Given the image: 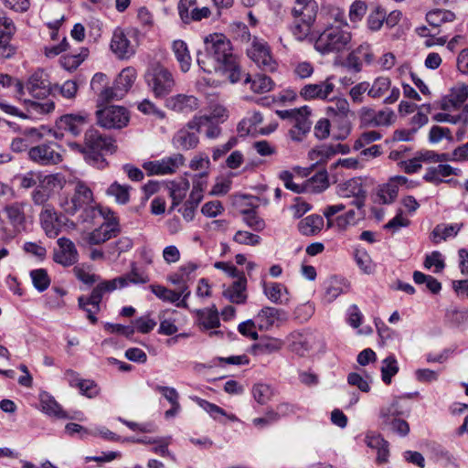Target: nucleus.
<instances>
[{
  "label": "nucleus",
  "instance_id": "obj_1",
  "mask_svg": "<svg viewBox=\"0 0 468 468\" xmlns=\"http://www.w3.org/2000/svg\"><path fill=\"white\" fill-rule=\"evenodd\" d=\"M204 43L207 60H211L213 66H207L205 60L197 57L199 67L207 73L214 70L226 75L231 83L240 80V68L237 57L232 52L230 41L224 35L215 33L207 36Z\"/></svg>",
  "mask_w": 468,
  "mask_h": 468
},
{
  "label": "nucleus",
  "instance_id": "obj_2",
  "mask_svg": "<svg viewBox=\"0 0 468 468\" xmlns=\"http://www.w3.org/2000/svg\"><path fill=\"white\" fill-rule=\"evenodd\" d=\"M114 143L111 136L102 134L94 127H90L85 132L82 144L71 143L69 147L80 153L89 165L103 169L107 165L104 154H112L115 151Z\"/></svg>",
  "mask_w": 468,
  "mask_h": 468
},
{
  "label": "nucleus",
  "instance_id": "obj_3",
  "mask_svg": "<svg viewBox=\"0 0 468 468\" xmlns=\"http://www.w3.org/2000/svg\"><path fill=\"white\" fill-rule=\"evenodd\" d=\"M352 33L340 25H330L318 36L314 48L322 55L341 53L349 48Z\"/></svg>",
  "mask_w": 468,
  "mask_h": 468
},
{
  "label": "nucleus",
  "instance_id": "obj_4",
  "mask_svg": "<svg viewBox=\"0 0 468 468\" xmlns=\"http://www.w3.org/2000/svg\"><path fill=\"white\" fill-rule=\"evenodd\" d=\"M276 113L281 119L287 120L292 124L289 136L292 141L302 142L310 133L313 122L310 120L311 111L307 106L279 110Z\"/></svg>",
  "mask_w": 468,
  "mask_h": 468
},
{
  "label": "nucleus",
  "instance_id": "obj_5",
  "mask_svg": "<svg viewBox=\"0 0 468 468\" xmlns=\"http://www.w3.org/2000/svg\"><path fill=\"white\" fill-rule=\"evenodd\" d=\"M118 288L115 279L104 281L95 286L89 297L81 295L78 298L79 306L87 313L89 321L95 324L98 321L95 314L100 311V303L105 293L113 292Z\"/></svg>",
  "mask_w": 468,
  "mask_h": 468
},
{
  "label": "nucleus",
  "instance_id": "obj_6",
  "mask_svg": "<svg viewBox=\"0 0 468 468\" xmlns=\"http://www.w3.org/2000/svg\"><path fill=\"white\" fill-rule=\"evenodd\" d=\"M144 79L155 98L165 97L175 86L171 72L161 65L151 66L145 72Z\"/></svg>",
  "mask_w": 468,
  "mask_h": 468
},
{
  "label": "nucleus",
  "instance_id": "obj_7",
  "mask_svg": "<svg viewBox=\"0 0 468 468\" xmlns=\"http://www.w3.org/2000/svg\"><path fill=\"white\" fill-rule=\"evenodd\" d=\"M292 14L296 20L292 27V33L299 40H304L310 34L317 14V4L309 2L305 5L293 7Z\"/></svg>",
  "mask_w": 468,
  "mask_h": 468
},
{
  "label": "nucleus",
  "instance_id": "obj_8",
  "mask_svg": "<svg viewBox=\"0 0 468 468\" xmlns=\"http://www.w3.org/2000/svg\"><path fill=\"white\" fill-rule=\"evenodd\" d=\"M135 79L136 71L133 68L128 67L123 69L112 87H107L101 90L99 95L100 101L101 102H110L122 99L133 86Z\"/></svg>",
  "mask_w": 468,
  "mask_h": 468
},
{
  "label": "nucleus",
  "instance_id": "obj_9",
  "mask_svg": "<svg viewBox=\"0 0 468 468\" xmlns=\"http://www.w3.org/2000/svg\"><path fill=\"white\" fill-rule=\"evenodd\" d=\"M93 203V194L91 189L82 181L74 183L72 196L65 197L59 203L65 213L73 216L80 211L86 205Z\"/></svg>",
  "mask_w": 468,
  "mask_h": 468
},
{
  "label": "nucleus",
  "instance_id": "obj_10",
  "mask_svg": "<svg viewBox=\"0 0 468 468\" xmlns=\"http://www.w3.org/2000/svg\"><path fill=\"white\" fill-rule=\"evenodd\" d=\"M97 123L105 129H122L127 126L130 115L122 106H106L96 111Z\"/></svg>",
  "mask_w": 468,
  "mask_h": 468
},
{
  "label": "nucleus",
  "instance_id": "obj_11",
  "mask_svg": "<svg viewBox=\"0 0 468 468\" xmlns=\"http://www.w3.org/2000/svg\"><path fill=\"white\" fill-rule=\"evenodd\" d=\"M27 155L29 160L40 165H53L62 161L58 145L53 142L32 146Z\"/></svg>",
  "mask_w": 468,
  "mask_h": 468
},
{
  "label": "nucleus",
  "instance_id": "obj_12",
  "mask_svg": "<svg viewBox=\"0 0 468 468\" xmlns=\"http://www.w3.org/2000/svg\"><path fill=\"white\" fill-rule=\"evenodd\" d=\"M375 61V55L372 47L367 42L360 44L353 49L346 57L344 66L354 73H359L363 66H369Z\"/></svg>",
  "mask_w": 468,
  "mask_h": 468
},
{
  "label": "nucleus",
  "instance_id": "obj_13",
  "mask_svg": "<svg viewBox=\"0 0 468 468\" xmlns=\"http://www.w3.org/2000/svg\"><path fill=\"white\" fill-rule=\"evenodd\" d=\"M121 232V228L116 218L104 221L99 228L87 232L82 236L86 244L93 246L102 244L112 238H115Z\"/></svg>",
  "mask_w": 468,
  "mask_h": 468
},
{
  "label": "nucleus",
  "instance_id": "obj_14",
  "mask_svg": "<svg viewBox=\"0 0 468 468\" xmlns=\"http://www.w3.org/2000/svg\"><path fill=\"white\" fill-rule=\"evenodd\" d=\"M388 90H390L389 95L383 101L385 104L396 102L400 96V90L398 87H391V80L388 77L380 76L376 78L372 83L368 82V97L372 99H379Z\"/></svg>",
  "mask_w": 468,
  "mask_h": 468
},
{
  "label": "nucleus",
  "instance_id": "obj_15",
  "mask_svg": "<svg viewBox=\"0 0 468 468\" xmlns=\"http://www.w3.org/2000/svg\"><path fill=\"white\" fill-rule=\"evenodd\" d=\"M185 157L181 154H175L169 157L156 161H149L144 164V168L149 176L171 175L184 165Z\"/></svg>",
  "mask_w": 468,
  "mask_h": 468
},
{
  "label": "nucleus",
  "instance_id": "obj_16",
  "mask_svg": "<svg viewBox=\"0 0 468 468\" xmlns=\"http://www.w3.org/2000/svg\"><path fill=\"white\" fill-rule=\"evenodd\" d=\"M58 248L53 250V261L63 266H73L79 261V252L72 240L61 237L57 240Z\"/></svg>",
  "mask_w": 468,
  "mask_h": 468
},
{
  "label": "nucleus",
  "instance_id": "obj_17",
  "mask_svg": "<svg viewBox=\"0 0 468 468\" xmlns=\"http://www.w3.org/2000/svg\"><path fill=\"white\" fill-rule=\"evenodd\" d=\"M401 186H405L407 188H413L416 184L403 176H396L391 177L386 184L379 186L378 189V202L382 204L392 203L399 192V188Z\"/></svg>",
  "mask_w": 468,
  "mask_h": 468
},
{
  "label": "nucleus",
  "instance_id": "obj_18",
  "mask_svg": "<svg viewBox=\"0 0 468 468\" xmlns=\"http://www.w3.org/2000/svg\"><path fill=\"white\" fill-rule=\"evenodd\" d=\"M177 10L180 19L186 25L192 22H199L211 16L209 7H198L197 0H179Z\"/></svg>",
  "mask_w": 468,
  "mask_h": 468
},
{
  "label": "nucleus",
  "instance_id": "obj_19",
  "mask_svg": "<svg viewBox=\"0 0 468 468\" xmlns=\"http://www.w3.org/2000/svg\"><path fill=\"white\" fill-rule=\"evenodd\" d=\"M338 194L343 197H354L351 204L360 209L365 205L367 192L363 186L361 178H351L339 185Z\"/></svg>",
  "mask_w": 468,
  "mask_h": 468
},
{
  "label": "nucleus",
  "instance_id": "obj_20",
  "mask_svg": "<svg viewBox=\"0 0 468 468\" xmlns=\"http://www.w3.org/2000/svg\"><path fill=\"white\" fill-rule=\"evenodd\" d=\"M25 90L35 99H45L51 91L50 81L47 73L38 69L28 79Z\"/></svg>",
  "mask_w": 468,
  "mask_h": 468
},
{
  "label": "nucleus",
  "instance_id": "obj_21",
  "mask_svg": "<svg viewBox=\"0 0 468 468\" xmlns=\"http://www.w3.org/2000/svg\"><path fill=\"white\" fill-rule=\"evenodd\" d=\"M43 137L39 129L34 127H25L20 133L15 137L10 144L11 150L15 153L29 151L31 145L39 142Z\"/></svg>",
  "mask_w": 468,
  "mask_h": 468
},
{
  "label": "nucleus",
  "instance_id": "obj_22",
  "mask_svg": "<svg viewBox=\"0 0 468 468\" xmlns=\"http://www.w3.org/2000/svg\"><path fill=\"white\" fill-rule=\"evenodd\" d=\"M248 56L259 66L265 69L274 70L275 62L265 42L254 38L251 47L247 50Z\"/></svg>",
  "mask_w": 468,
  "mask_h": 468
},
{
  "label": "nucleus",
  "instance_id": "obj_23",
  "mask_svg": "<svg viewBox=\"0 0 468 468\" xmlns=\"http://www.w3.org/2000/svg\"><path fill=\"white\" fill-rule=\"evenodd\" d=\"M287 318L284 310L266 306L258 313L256 320L261 330H269L272 326H279L280 324L287 321Z\"/></svg>",
  "mask_w": 468,
  "mask_h": 468
},
{
  "label": "nucleus",
  "instance_id": "obj_24",
  "mask_svg": "<svg viewBox=\"0 0 468 468\" xmlns=\"http://www.w3.org/2000/svg\"><path fill=\"white\" fill-rule=\"evenodd\" d=\"M165 107L175 112L186 115L198 109L199 101L193 95L177 94L166 99Z\"/></svg>",
  "mask_w": 468,
  "mask_h": 468
},
{
  "label": "nucleus",
  "instance_id": "obj_25",
  "mask_svg": "<svg viewBox=\"0 0 468 468\" xmlns=\"http://www.w3.org/2000/svg\"><path fill=\"white\" fill-rule=\"evenodd\" d=\"M89 122L87 113L65 114L57 121V127L60 131L78 136L82 132L84 126Z\"/></svg>",
  "mask_w": 468,
  "mask_h": 468
},
{
  "label": "nucleus",
  "instance_id": "obj_26",
  "mask_svg": "<svg viewBox=\"0 0 468 468\" xmlns=\"http://www.w3.org/2000/svg\"><path fill=\"white\" fill-rule=\"evenodd\" d=\"M331 80L332 78H327L319 83L304 85L300 95L305 100H326L335 90V84Z\"/></svg>",
  "mask_w": 468,
  "mask_h": 468
},
{
  "label": "nucleus",
  "instance_id": "obj_27",
  "mask_svg": "<svg viewBox=\"0 0 468 468\" xmlns=\"http://www.w3.org/2000/svg\"><path fill=\"white\" fill-rule=\"evenodd\" d=\"M3 213L5 215L9 223L12 225L15 232L14 234L6 235L5 239H11L15 237L16 233L20 232L21 229H24V224L26 221L24 204L15 202L6 205L3 209Z\"/></svg>",
  "mask_w": 468,
  "mask_h": 468
},
{
  "label": "nucleus",
  "instance_id": "obj_28",
  "mask_svg": "<svg viewBox=\"0 0 468 468\" xmlns=\"http://www.w3.org/2000/svg\"><path fill=\"white\" fill-rule=\"evenodd\" d=\"M112 52L120 58H129L135 53L134 46L132 45L122 30L116 29L111 41Z\"/></svg>",
  "mask_w": 468,
  "mask_h": 468
},
{
  "label": "nucleus",
  "instance_id": "obj_29",
  "mask_svg": "<svg viewBox=\"0 0 468 468\" xmlns=\"http://www.w3.org/2000/svg\"><path fill=\"white\" fill-rule=\"evenodd\" d=\"M366 443L370 449L376 451V462L378 464H384L388 462V442L380 434L374 432L367 433L366 436Z\"/></svg>",
  "mask_w": 468,
  "mask_h": 468
},
{
  "label": "nucleus",
  "instance_id": "obj_30",
  "mask_svg": "<svg viewBox=\"0 0 468 468\" xmlns=\"http://www.w3.org/2000/svg\"><path fill=\"white\" fill-rule=\"evenodd\" d=\"M5 29L0 30V58H10L16 53V47L10 42L16 28L13 21L5 20Z\"/></svg>",
  "mask_w": 468,
  "mask_h": 468
},
{
  "label": "nucleus",
  "instance_id": "obj_31",
  "mask_svg": "<svg viewBox=\"0 0 468 468\" xmlns=\"http://www.w3.org/2000/svg\"><path fill=\"white\" fill-rule=\"evenodd\" d=\"M41 227L48 238H55L59 233L58 217L50 206H46L39 215Z\"/></svg>",
  "mask_w": 468,
  "mask_h": 468
},
{
  "label": "nucleus",
  "instance_id": "obj_32",
  "mask_svg": "<svg viewBox=\"0 0 468 468\" xmlns=\"http://www.w3.org/2000/svg\"><path fill=\"white\" fill-rule=\"evenodd\" d=\"M186 126L197 132H200L203 127H206V136L209 139L217 138L221 132L219 126L213 122V117L207 115L195 116L187 122Z\"/></svg>",
  "mask_w": 468,
  "mask_h": 468
},
{
  "label": "nucleus",
  "instance_id": "obj_33",
  "mask_svg": "<svg viewBox=\"0 0 468 468\" xmlns=\"http://www.w3.org/2000/svg\"><path fill=\"white\" fill-rule=\"evenodd\" d=\"M283 341L275 337H261L251 347L254 356H268L279 352L283 346Z\"/></svg>",
  "mask_w": 468,
  "mask_h": 468
},
{
  "label": "nucleus",
  "instance_id": "obj_34",
  "mask_svg": "<svg viewBox=\"0 0 468 468\" xmlns=\"http://www.w3.org/2000/svg\"><path fill=\"white\" fill-rule=\"evenodd\" d=\"M247 280L245 277H239L233 283L223 292V295L231 303L240 304L244 303L247 299L245 292Z\"/></svg>",
  "mask_w": 468,
  "mask_h": 468
},
{
  "label": "nucleus",
  "instance_id": "obj_35",
  "mask_svg": "<svg viewBox=\"0 0 468 468\" xmlns=\"http://www.w3.org/2000/svg\"><path fill=\"white\" fill-rule=\"evenodd\" d=\"M263 292L271 302L276 304H287L289 302L288 290L282 283L263 282Z\"/></svg>",
  "mask_w": 468,
  "mask_h": 468
},
{
  "label": "nucleus",
  "instance_id": "obj_36",
  "mask_svg": "<svg viewBox=\"0 0 468 468\" xmlns=\"http://www.w3.org/2000/svg\"><path fill=\"white\" fill-rule=\"evenodd\" d=\"M150 281L148 274L140 271L134 262L131 264V271L123 276L115 278V282L119 288H123L129 283L133 284H144Z\"/></svg>",
  "mask_w": 468,
  "mask_h": 468
},
{
  "label": "nucleus",
  "instance_id": "obj_37",
  "mask_svg": "<svg viewBox=\"0 0 468 468\" xmlns=\"http://www.w3.org/2000/svg\"><path fill=\"white\" fill-rule=\"evenodd\" d=\"M324 227V218L320 215H309L298 223V230L304 236H314L318 234Z\"/></svg>",
  "mask_w": 468,
  "mask_h": 468
},
{
  "label": "nucleus",
  "instance_id": "obj_38",
  "mask_svg": "<svg viewBox=\"0 0 468 468\" xmlns=\"http://www.w3.org/2000/svg\"><path fill=\"white\" fill-rule=\"evenodd\" d=\"M326 113L330 118V121L353 115L349 102L345 98H336L335 100H333L331 104L326 108Z\"/></svg>",
  "mask_w": 468,
  "mask_h": 468
},
{
  "label": "nucleus",
  "instance_id": "obj_39",
  "mask_svg": "<svg viewBox=\"0 0 468 468\" xmlns=\"http://www.w3.org/2000/svg\"><path fill=\"white\" fill-rule=\"evenodd\" d=\"M172 49L183 72H187L191 67V56L186 43L177 39L173 42Z\"/></svg>",
  "mask_w": 468,
  "mask_h": 468
},
{
  "label": "nucleus",
  "instance_id": "obj_40",
  "mask_svg": "<svg viewBox=\"0 0 468 468\" xmlns=\"http://www.w3.org/2000/svg\"><path fill=\"white\" fill-rule=\"evenodd\" d=\"M173 144L177 149L189 150L195 148L198 144V137L196 133L187 129L179 130L173 138Z\"/></svg>",
  "mask_w": 468,
  "mask_h": 468
},
{
  "label": "nucleus",
  "instance_id": "obj_41",
  "mask_svg": "<svg viewBox=\"0 0 468 468\" xmlns=\"http://www.w3.org/2000/svg\"><path fill=\"white\" fill-rule=\"evenodd\" d=\"M329 186L328 175L325 170L317 172L303 185V191L320 193Z\"/></svg>",
  "mask_w": 468,
  "mask_h": 468
},
{
  "label": "nucleus",
  "instance_id": "obj_42",
  "mask_svg": "<svg viewBox=\"0 0 468 468\" xmlns=\"http://www.w3.org/2000/svg\"><path fill=\"white\" fill-rule=\"evenodd\" d=\"M463 224H439L431 232V240L434 243H439L441 240H445L447 238L455 237L463 228Z\"/></svg>",
  "mask_w": 468,
  "mask_h": 468
},
{
  "label": "nucleus",
  "instance_id": "obj_43",
  "mask_svg": "<svg viewBox=\"0 0 468 468\" xmlns=\"http://www.w3.org/2000/svg\"><path fill=\"white\" fill-rule=\"evenodd\" d=\"M39 399L41 409L46 414L55 416L57 418H67V415L62 410L60 405L48 392L41 393L39 395Z\"/></svg>",
  "mask_w": 468,
  "mask_h": 468
},
{
  "label": "nucleus",
  "instance_id": "obj_44",
  "mask_svg": "<svg viewBox=\"0 0 468 468\" xmlns=\"http://www.w3.org/2000/svg\"><path fill=\"white\" fill-rule=\"evenodd\" d=\"M245 83L250 84V90L256 93L268 92L272 89L273 81L263 74H256L253 77L247 74Z\"/></svg>",
  "mask_w": 468,
  "mask_h": 468
},
{
  "label": "nucleus",
  "instance_id": "obj_45",
  "mask_svg": "<svg viewBox=\"0 0 468 468\" xmlns=\"http://www.w3.org/2000/svg\"><path fill=\"white\" fill-rule=\"evenodd\" d=\"M253 399L260 405H266L274 396V388L266 383H256L251 388Z\"/></svg>",
  "mask_w": 468,
  "mask_h": 468
},
{
  "label": "nucleus",
  "instance_id": "obj_46",
  "mask_svg": "<svg viewBox=\"0 0 468 468\" xmlns=\"http://www.w3.org/2000/svg\"><path fill=\"white\" fill-rule=\"evenodd\" d=\"M455 19V14L450 10L434 9L427 13L426 20L430 26L438 27L446 22H452Z\"/></svg>",
  "mask_w": 468,
  "mask_h": 468
},
{
  "label": "nucleus",
  "instance_id": "obj_47",
  "mask_svg": "<svg viewBox=\"0 0 468 468\" xmlns=\"http://www.w3.org/2000/svg\"><path fill=\"white\" fill-rule=\"evenodd\" d=\"M399 369V364L395 356L390 355L387 356L382 361V366L380 368L382 381L385 384L389 385L391 383L392 378L398 374Z\"/></svg>",
  "mask_w": 468,
  "mask_h": 468
},
{
  "label": "nucleus",
  "instance_id": "obj_48",
  "mask_svg": "<svg viewBox=\"0 0 468 468\" xmlns=\"http://www.w3.org/2000/svg\"><path fill=\"white\" fill-rule=\"evenodd\" d=\"M130 186L121 185L115 181L110 185L106 193L108 196L113 197L117 203L124 205L130 200Z\"/></svg>",
  "mask_w": 468,
  "mask_h": 468
},
{
  "label": "nucleus",
  "instance_id": "obj_49",
  "mask_svg": "<svg viewBox=\"0 0 468 468\" xmlns=\"http://www.w3.org/2000/svg\"><path fill=\"white\" fill-rule=\"evenodd\" d=\"M89 50L86 48H81L80 52L77 54H67L60 58L61 66L70 71L76 69L88 57Z\"/></svg>",
  "mask_w": 468,
  "mask_h": 468
},
{
  "label": "nucleus",
  "instance_id": "obj_50",
  "mask_svg": "<svg viewBox=\"0 0 468 468\" xmlns=\"http://www.w3.org/2000/svg\"><path fill=\"white\" fill-rule=\"evenodd\" d=\"M413 281L417 284H425L426 288L433 294L439 293L441 290V284L436 278L419 271L413 272Z\"/></svg>",
  "mask_w": 468,
  "mask_h": 468
},
{
  "label": "nucleus",
  "instance_id": "obj_51",
  "mask_svg": "<svg viewBox=\"0 0 468 468\" xmlns=\"http://www.w3.org/2000/svg\"><path fill=\"white\" fill-rule=\"evenodd\" d=\"M199 324L205 329H212L219 326L218 312L216 308L214 309H204L198 311Z\"/></svg>",
  "mask_w": 468,
  "mask_h": 468
},
{
  "label": "nucleus",
  "instance_id": "obj_52",
  "mask_svg": "<svg viewBox=\"0 0 468 468\" xmlns=\"http://www.w3.org/2000/svg\"><path fill=\"white\" fill-rule=\"evenodd\" d=\"M202 199L203 195H200L197 191H191L189 198L185 203L182 210V216L186 221L193 220L195 211Z\"/></svg>",
  "mask_w": 468,
  "mask_h": 468
},
{
  "label": "nucleus",
  "instance_id": "obj_53",
  "mask_svg": "<svg viewBox=\"0 0 468 468\" xmlns=\"http://www.w3.org/2000/svg\"><path fill=\"white\" fill-rule=\"evenodd\" d=\"M241 213L243 215V220L249 228L254 231H261L264 229L265 222L258 216L255 207L243 209Z\"/></svg>",
  "mask_w": 468,
  "mask_h": 468
},
{
  "label": "nucleus",
  "instance_id": "obj_54",
  "mask_svg": "<svg viewBox=\"0 0 468 468\" xmlns=\"http://www.w3.org/2000/svg\"><path fill=\"white\" fill-rule=\"evenodd\" d=\"M433 120L438 122H451L456 124L460 122H463L464 126L468 124V104L464 105L462 112L457 115H451L449 113H437L433 116Z\"/></svg>",
  "mask_w": 468,
  "mask_h": 468
},
{
  "label": "nucleus",
  "instance_id": "obj_55",
  "mask_svg": "<svg viewBox=\"0 0 468 468\" xmlns=\"http://www.w3.org/2000/svg\"><path fill=\"white\" fill-rule=\"evenodd\" d=\"M150 290L156 297L164 302L176 303L181 297V293H177L173 290L158 284L150 285Z\"/></svg>",
  "mask_w": 468,
  "mask_h": 468
},
{
  "label": "nucleus",
  "instance_id": "obj_56",
  "mask_svg": "<svg viewBox=\"0 0 468 468\" xmlns=\"http://www.w3.org/2000/svg\"><path fill=\"white\" fill-rule=\"evenodd\" d=\"M49 195L55 189H61L63 186V178L58 174H51L39 178V185Z\"/></svg>",
  "mask_w": 468,
  "mask_h": 468
},
{
  "label": "nucleus",
  "instance_id": "obj_57",
  "mask_svg": "<svg viewBox=\"0 0 468 468\" xmlns=\"http://www.w3.org/2000/svg\"><path fill=\"white\" fill-rule=\"evenodd\" d=\"M33 284L38 292H44L50 284V279L45 269L33 270L30 272Z\"/></svg>",
  "mask_w": 468,
  "mask_h": 468
},
{
  "label": "nucleus",
  "instance_id": "obj_58",
  "mask_svg": "<svg viewBox=\"0 0 468 468\" xmlns=\"http://www.w3.org/2000/svg\"><path fill=\"white\" fill-rule=\"evenodd\" d=\"M381 425L383 429H388L402 437L408 435L410 432L409 423L400 418H394L390 422H381Z\"/></svg>",
  "mask_w": 468,
  "mask_h": 468
},
{
  "label": "nucleus",
  "instance_id": "obj_59",
  "mask_svg": "<svg viewBox=\"0 0 468 468\" xmlns=\"http://www.w3.org/2000/svg\"><path fill=\"white\" fill-rule=\"evenodd\" d=\"M331 122L333 125L337 129V131L334 133V138L341 141L346 139L352 129L349 117L336 119Z\"/></svg>",
  "mask_w": 468,
  "mask_h": 468
},
{
  "label": "nucleus",
  "instance_id": "obj_60",
  "mask_svg": "<svg viewBox=\"0 0 468 468\" xmlns=\"http://www.w3.org/2000/svg\"><path fill=\"white\" fill-rule=\"evenodd\" d=\"M133 247V240L128 237H122L117 241L108 245L107 252L109 254H116L118 257L121 253L129 250Z\"/></svg>",
  "mask_w": 468,
  "mask_h": 468
},
{
  "label": "nucleus",
  "instance_id": "obj_61",
  "mask_svg": "<svg viewBox=\"0 0 468 468\" xmlns=\"http://www.w3.org/2000/svg\"><path fill=\"white\" fill-rule=\"evenodd\" d=\"M367 11L366 2L361 0L355 1L349 8V19L352 23H357L362 20Z\"/></svg>",
  "mask_w": 468,
  "mask_h": 468
},
{
  "label": "nucleus",
  "instance_id": "obj_62",
  "mask_svg": "<svg viewBox=\"0 0 468 468\" xmlns=\"http://www.w3.org/2000/svg\"><path fill=\"white\" fill-rule=\"evenodd\" d=\"M395 118V112L388 108H385L383 110L376 112V118L373 122V126H389L394 122Z\"/></svg>",
  "mask_w": 468,
  "mask_h": 468
},
{
  "label": "nucleus",
  "instance_id": "obj_63",
  "mask_svg": "<svg viewBox=\"0 0 468 468\" xmlns=\"http://www.w3.org/2000/svg\"><path fill=\"white\" fill-rule=\"evenodd\" d=\"M423 265L426 269H431L432 266H434L435 273L441 272L445 267V263L441 257V254L437 250L426 255Z\"/></svg>",
  "mask_w": 468,
  "mask_h": 468
},
{
  "label": "nucleus",
  "instance_id": "obj_64",
  "mask_svg": "<svg viewBox=\"0 0 468 468\" xmlns=\"http://www.w3.org/2000/svg\"><path fill=\"white\" fill-rule=\"evenodd\" d=\"M381 137H382L381 133L377 131L364 132L359 136V138L355 141L354 150L357 151L373 142L380 140Z\"/></svg>",
  "mask_w": 468,
  "mask_h": 468
}]
</instances>
